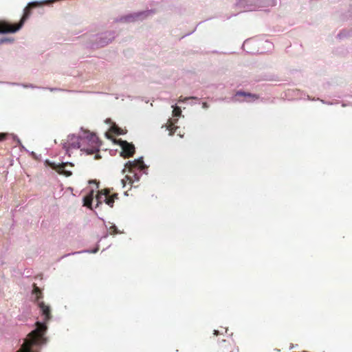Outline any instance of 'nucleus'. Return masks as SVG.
Wrapping results in <instances>:
<instances>
[{
    "mask_svg": "<svg viewBox=\"0 0 352 352\" xmlns=\"http://www.w3.org/2000/svg\"><path fill=\"white\" fill-rule=\"evenodd\" d=\"M100 144L98 137L87 131H83L78 135L69 134L67 142L63 143V148L68 153L69 148H80L87 155H91L100 151Z\"/></svg>",
    "mask_w": 352,
    "mask_h": 352,
    "instance_id": "f257e3e1",
    "label": "nucleus"
},
{
    "mask_svg": "<svg viewBox=\"0 0 352 352\" xmlns=\"http://www.w3.org/2000/svg\"><path fill=\"white\" fill-rule=\"evenodd\" d=\"M125 168H129V171L133 173V176L126 175L125 179L130 183L138 182L140 180L141 173L136 172V170L142 171L144 173H146V170L147 168L146 165L143 161L142 157L133 161H128L125 164Z\"/></svg>",
    "mask_w": 352,
    "mask_h": 352,
    "instance_id": "f03ea898",
    "label": "nucleus"
},
{
    "mask_svg": "<svg viewBox=\"0 0 352 352\" xmlns=\"http://www.w3.org/2000/svg\"><path fill=\"white\" fill-rule=\"evenodd\" d=\"M116 38L114 31H107L93 35L91 38V43L87 46L89 48H98L107 45Z\"/></svg>",
    "mask_w": 352,
    "mask_h": 352,
    "instance_id": "7ed1b4c3",
    "label": "nucleus"
},
{
    "mask_svg": "<svg viewBox=\"0 0 352 352\" xmlns=\"http://www.w3.org/2000/svg\"><path fill=\"white\" fill-rule=\"evenodd\" d=\"M154 13L153 10H147L137 12H133L124 16H122L116 21H124V22H135L138 21H143L148 18L149 16Z\"/></svg>",
    "mask_w": 352,
    "mask_h": 352,
    "instance_id": "20e7f679",
    "label": "nucleus"
},
{
    "mask_svg": "<svg viewBox=\"0 0 352 352\" xmlns=\"http://www.w3.org/2000/svg\"><path fill=\"white\" fill-rule=\"evenodd\" d=\"M28 8L24 9V14L19 23L14 27L11 24L6 22L0 23V34L15 33L19 31L23 25L25 20L28 18Z\"/></svg>",
    "mask_w": 352,
    "mask_h": 352,
    "instance_id": "39448f33",
    "label": "nucleus"
},
{
    "mask_svg": "<svg viewBox=\"0 0 352 352\" xmlns=\"http://www.w3.org/2000/svg\"><path fill=\"white\" fill-rule=\"evenodd\" d=\"M258 98V96L256 94L239 90L230 98V101L233 102H252Z\"/></svg>",
    "mask_w": 352,
    "mask_h": 352,
    "instance_id": "423d86ee",
    "label": "nucleus"
},
{
    "mask_svg": "<svg viewBox=\"0 0 352 352\" xmlns=\"http://www.w3.org/2000/svg\"><path fill=\"white\" fill-rule=\"evenodd\" d=\"M258 0H237L236 6L243 12L255 10L257 8Z\"/></svg>",
    "mask_w": 352,
    "mask_h": 352,
    "instance_id": "0eeeda50",
    "label": "nucleus"
},
{
    "mask_svg": "<svg viewBox=\"0 0 352 352\" xmlns=\"http://www.w3.org/2000/svg\"><path fill=\"white\" fill-rule=\"evenodd\" d=\"M119 144L121 146L122 151L121 152V156L124 157H131L135 153V146L133 144L129 143L126 140H119Z\"/></svg>",
    "mask_w": 352,
    "mask_h": 352,
    "instance_id": "6e6552de",
    "label": "nucleus"
},
{
    "mask_svg": "<svg viewBox=\"0 0 352 352\" xmlns=\"http://www.w3.org/2000/svg\"><path fill=\"white\" fill-rule=\"evenodd\" d=\"M68 164H69L68 162L62 163V164H58L56 167H54V168H55L60 173H63L67 177H69V176H71L72 173L70 170H65V166Z\"/></svg>",
    "mask_w": 352,
    "mask_h": 352,
    "instance_id": "1a4fd4ad",
    "label": "nucleus"
},
{
    "mask_svg": "<svg viewBox=\"0 0 352 352\" xmlns=\"http://www.w3.org/2000/svg\"><path fill=\"white\" fill-rule=\"evenodd\" d=\"M1 83H4V82H1ZM6 83L9 85H11V86H19V87H22L23 88L42 89V87L36 86L33 84H24V83L11 82H6Z\"/></svg>",
    "mask_w": 352,
    "mask_h": 352,
    "instance_id": "9d476101",
    "label": "nucleus"
},
{
    "mask_svg": "<svg viewBox=\"0 0 352 352\" xmlns=\"http://www.w3.org/2000/svg\"><path fill=\"white\" fill-rule=\"evenodd\" d=\"M93 197H94L93 192H90V193L88 195H87L86 197H83L84 206H86L90 208L91 206L92 201H93Z\"/></svg>",
    "mask_w": 352,
    "mask_h": 352,
    "instance_id": "9b49d317",
    "label": "nucleus"
},
{
    "mask_svg": "<svg viewBox=\"0 0 352 352\" xmlns=\"http://www.w3.org/2000/svg\"><path fill=\"white\" fill-rule=\"evenodd\" d=\"M111 131L117 134V135H122L124 133V132L123 131V130L122 129H120V127H118L115 123H113L111 126V128H110Z\"/></svg>",
    "mask_w": 352,
    "mask_h": 352,
    "instance_id": "f8f14e48",
    "label": "nucleus"
},
{
    "mask_svg": "<svg viewBox=\"0 0 352 352\" xmlns=\"http://www.w3.org/2000/svg\"><path fill=\"white\" fill-rule=\"evenodd\" d=\"M98 251V248H94V250H83V251H81V252H73L72 254H67L64 255L62 258L66 257V256H69L70 254H80V253H82V252L96 253Z\"/></svg>",
    "mask_w": 352,
    "mask_h": 352,
    "instance_id": "ddd939ff",
    "label": "nucleus"
},
{
    "mask_svg": "<svg viewBox=\"0 0 352 352\" xmlns=\"http://www.w3.org/2000/svg\"><path fill=\"white\" fill-rule=\"evenodd\" d=\"M172 108H173V116L175 117L180 116L182 113L180 108L176 106V104L172 105Z\"/></svg>",
    "mask_w": 352,
    "mask_h": 352,
    "instance_id": "4468645a",
    "label": "nucleus"
},
{
    "mask_svg": "<svg viewBox=\"0 0 352 352\" xmlns=\"http://www.w3.org/2000/svg\"><path fill=\"white\" fill-rule=\"evenodd\" d=\"M349 36V32L345 30H343L338 34L337 37L340 39H342V38H346Z\"/></svg>",
    "mask_w": 352,
    "mask_h": 352,
    "instance_id": "2eb2a0df",
    "label": "nucleus"
},
{
    "mask_svg": "<svg viewBox=\"0 0 352 352\" xmlns=\"http://www.w3.org/2000/svg\"><path fill=\"white\" fill-rule=\"evenodd\" d=\"M13 42L14 38H12L3 37L0 38V45L4 43H12Z\"/></svg>",
    "mask_w": 352,
    "mask_h": 352,
    "instance_id": "dca6fc26",
    "label": "nucleus"
},
{
    "mask_svg": "<svg viewBox=\"0 0 352 352\" xmlns=\"http://www.w3.org/2000/svg\"><path fill=\"white\" fill-rule=\"evenodd\" d=\"M104 202L112 208L113 206L114 200L113 198L108 197L107 195V197H104Z\"/></svg>",
    "mask_w": 352,
    "mask_h": 352,
    "instance_id": "f3484780",
    "label": "nucleus"
},
{
    "mask_svg": "<svg viewBox=\"0 0 352 352\" xmlns=\"http://www.w3.org/2000/svg\"><path fill=\"white\" fill-rule=\"evenodd\" d=\"M107 195L106 193L104 194H99L96 197L97 200V206L99 204H101L102 201H104V197H107Z\"/></svg>",
    "mask_w": 352,
    "mask_h": 352,
    "instance_id": "a211bd4d",
    "label": "nucleus"
},
{
    "mask_svg": "<svg viewBox=\"0 0 352 352\" xmlns=\"http://www.w3.org/2000/svg\"><path fill=\"white\" fill-rule=\"evenodd\" d=\"M54 1V0H42V1H32L30 3H29V4L30 5H34V4H36V5H42L44 3H47V2H53Z\"/></svg>",
    "mask_w": 352,
    "mask_h": 352,
    "instance_id": "6ab92c4d",
    "label": "nucleus"
},
{
    "mask_svg": "<svg viewBox=\"0 0 352 352\" xmlns=\"http://www.w3.org/2000/svg\"><path fill=\"white\" fill-rule=\"evenodd\" d=\"M188 100H198L199 98H197V97H194V96H191V97H186V98H184V99H180L179 100V102H185V101H187Z\"/></svg>",
    "mask_w": 352,
    "mask_h": 352,
    "instance_id": "aec40b11",
    "label": "nucleus"
},
{
    "mask_svg": "<svg viewBox=\"0 0 352 352\" xmlns=\"http://www.w3.org/2000/svg\"><path fill=\"white\" fill-rule=\"evenodd\" d=\"M42 89H45V88L42 87ZM47 89H49L50 91H62L63 90L61 89L55 88V87H48Z\"/></svg>",
    "mask_w": 352,
    "mask_h": 352,
    "instance_id": "412c9836",
    "label": "nucleus"
},
{
    "mask_svg": "<svg viewBox=\"0 0 352 352\" xmlns=\"http://www.w3.org/2000/svg\"><path fill=\"white\" fill-rule=\"evenodd\" d=\"M13 138H14V140H16V141L17 142V144H18L19 145H20L23 148H24V149H25V147L22 145V144H21V142L20 140H19L16 136H15V135H14V136H13Z\"/></svg>",
    "mask_w": 352,
    "mask_h": 352,
    "instance_id": "4be33fe9",
    "label": "nucleus"
},
{
    "mask_svg": "<svg viewBox=\"0 0 352 352\" xmlns=\"http://www.w3.org/2000/svg\"><path fill=\"white\" fill-rule=\"evenodd\" d=\"M321 102L323 103V104H328V105H332L334 103L332 102H329V101H325V100H321Z\"/></svg>",
    "mask_w": 352,
    "mask_h": 352,
    "instance_id": "5701e85b",
    "label": "nucleus"
},
{
    "mask_svg": "<svg viewBox=\"0 0 352 352\" xmlns=\"http://www.w3.org/2000/svg\"><path fill=\"white\" fill-rule=\"evenodd\" d=\"M110 229H113L114 233H118V229L115 225L111 226Z\"/></svg>",
    "mask_w": 352,
    "mask_h": 352,
    "instance_id": "b1692460",
    "label": "nucleus"
},
{
    "mask_svg": "<svg viewBox=\"0 0 352 352\" xmlns=\"http://www.w3.org/2000/svg\"><path fill=\"white\" fill-rule=\"evenodd\" d=\"M208 107H209V105L208 104V103H206V102H203V103H202V107H203L204 109H208Z\"/></svg>",
    "mask_w": 352,
    "mask_h": 352,
    "instance_id": "393cba45",
    "label": "nucleus"
},
{
    "mask_svg": "<svg viewBox=\"0 0 352 352\" xmlns=\"http://www.w3.org/2000/svg\"><path fill=\"white\" fill-rule=\"evenodd\" d=\"M265 43L269 46V47H271L272 45V43L271 42H269L267 41H265Z\"/></svg>",
    "mask_w": 352,
    "mask_h": 352,
    "instance_id": "a878e982",
    "label": "nucleus"
},
{
    "mask_svg": "<svg viewBox=\"0 0 352 352\" xmlns=\"http://www.w3.org/2000/svg\"><path fill=\"white\" fill-rule=\"evenodd\" d=\"M121 183L122 184V186L124 187L125 185H126V182H125V179H122L121 180Z\"/></svg>",
    "mask_w": 352,
    "mask_h": 352,
    "instance_id": "bb28decb",
    "label": "nucleus"
},
{
    "mask_svg": "<svg viewBox=\"0 0 352 352\" xmlns=\"http://www.w3.org/2000/svg\"><path fill=\"white\" fill-rule=\"evenodd\" d=\"M170 126H167V129H168V130H170V132L169 135H172L173 134V133H174V132H173V131H171V129H170Z\"/></svg>",
    "mask_w": 352,
    "mask_h": 352,
    "instance_id": "cd10ccee",
    "label": "nucleus"
},
{
    "mask_svg": "<svg viewBox=\"0 0 352 352\" xmlns=\"http://www.w3.org/2000/svg\"><path fill=\"white\" fill-rule=\"evenodd\" d=\"M249 42H250V41H249V40H246V41L243 43V47H244L245 45H247Z\"/></svg>",
    "mask_w": 352,
    "mask_h": 352,
    "instance_id": "c85d7f7f",
    "label": "nucleus"
},
{
    "mask_svg": "<svg viewBox=\"0 0 352 352\" xmlns=\"http://www.w3.org/2000/svg\"><path fill=\"white\" fill-rule=\"evenodd\" d=\"M219 333H219V331L218 330H214V335H218Z\"/></svg>",
    "mask_w": 352,
    "mask_h": 352,
    "instance_id": "c756f323",
    "label": "nucleus"
},
{
    "mask_svg": "<svg viewBox=\"0 0 352 352\" xmlns=\"http://www.w3.org/2000/svg\"><path fill=\"white\" fill-rule=\"evenodd\" d=\"M100 157V156L99 155H98V154H96L95 155V159H99Z\"/></svg>",
    "mask_w": 352,
    "mask_h": 352,
    "instance_id": "7c9ffc66",
    "label": "nucleus"
},
{
    "mask_svg": "<svg viewBox=\"0 0 352 352\" xmlns=\"http://www.w3.org/2000/svg\"><path fill=\"white\" fill-rule=\"evenodd\" d=\"M111 122V120L109 118L106 120L107 123H110Z\"/></svg>",
    "mask_w": 352,
    "mask_h": 352,
    "instance_id": "2f4dec72",
    "label": "nucleus"
},
{
    "mask_svg": "<svg viewBox=\"0 0 352 352\" xmlns=\"http://www.w3.org/2000/svg\"><path fill=\"white\" fill-rule=\"evenodd\" d=\"M342 107H346V106H347V104H346V103H344V102H342Z\"/></svg>",
    "mask_w": 352,
    "mask_h": 352,
    "instance_id": "473e14b6",
    "label": "nucleus"
},
{
    "mask_svg": "<svg viewBox=\"0 0 352 352\" xmlns=\"http://www.w3.org/2000/svg\"><path fill=\"white\" fill-rule=\"evenodd\" d=\"M108 233H106L104 236H103V238H107L108 236Z\"/></svg>",
    "mask_w": 352,
    "mask_h": 352,
    "instance_id": "72a5a7b5",
    "label": "nucleus"
},
{
    "mask_svg": "<svg viewBox=\"0 0 352 352\" xmlns=\"http://www.w3.org/2000/svg\"><path fill=\"white\" fill-rule=\"evenodd\" d=\"M3 135L2 134H0V140H3Z\"/></svg>",
    "mask_w": 352,
    "mask_h": 352,
    "instance_id": "f704fd0d",
    "label": "nucleus"
},
{
    "mask_svg": "<svg viewBox=\"0 0 352 352\" xmlns=\"http://www.w3.org/2000/svg\"><path fill=\"white\" fill-rule=\"evenodd\" d=\"M31 155H32V156H34V155H35V153H34V152H32V153H31Z\"/></svg>",
    "mask_w": 352,
    "mask_h": 352,
    "instance_id": "c9c22d12",
    "label": "nucleus"
},
{
    "mask_svg": "<svg viewBox=\"0 0 352 352\" xmlns=\"http://www.w3.org/2000/svg\"><path fill=\"white\" fill-rule=\"evenodd\" d=\"M35 291H36V292H37V291H38V287H36V288H35Z\"/></svg>",
    "mask_w": 352,
    "mask_h": 352,
    "instance_id": "e433bc0d",
    "label": "nucleus"
},
{
    "mask_svg": "<svg viewBox=\"0 0 352 352\" xmlns=\"http://www.w3.org/2000/svg\"><path fill=\"white\" fill-rule=\"evenodd\" d=\"M117 196H118V195H117V194H115V195H114V197H117Z\"/></svg>",
    "mask_w": 352,
    "mask_h": 352,
    "instance_id": "4c0bfd02",
    "label": "nucleus"
},
{
    "mask_svg": "<svg viewBox=\"0 0 352 352\" xmlns=\"http://www.w3.org/2000/svg\"><path fill=\"white\" fill-rule=\"evenodd\" d=\"M351 105H352V103H351Z\"/></svg>",
    "mask_w": 352,
    "mask_h": 352,
    "instance_id": "58836bf2",
    "label": "nucleus"
}]
</instances>
